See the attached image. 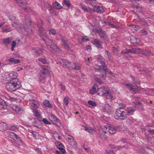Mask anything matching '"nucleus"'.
<instances>
[{"label": "nucleus", "mask_w": 154, "mask_h": 154, "mask_svg": "<svg viewBox=\"0 0 154 154\" xmlns=\"http://www.w3.org/2000/svg\"><path fill=\"white\" fill-rule=\"evenodd\" d=\"M9 20L12 21V26L20 32L26 31L27 32L31 31L30 21L29 19L25 20L21 25L19 24V20H17L15 17L11 15L9 16Z\"/></svg>", "instance_id": "f257e3e1"}, {"label": "nucleus", "mask_w": 154, "mask_h": 154, "mask_svg": "<svg viewBox=\"0 0 154 154\" xmlns=\"http://www.w3.org/2000/svg\"><path fill=\"white\" fill-rule=\"evenodd\" d=\"M130 77L132 81V83L134 84V85H133L130 83L125 84V85L129 90L135 93L139 90V88L137 86V85L140 84V81L138 79L135 78L132 76H130Z\"/></svg>", "instance_id": "f03ea898"}, {"label": "nucleus", "mask_w": 154, "mask_h": 154, "mask_svg": "<svg viewBox=\"0 0 154 154\" xmlns=\"http://www.w3.org/2000/svg\"><path fill=\"white\" fill-rule=\"evenodd\" d=\"M125 105L123 107H120L117 109L115 114V118L118 120H122L125 119L127 117V114L125 112V110H122L124 107H125Z\"/></svg>", "instance_id": "7ed1b4c3"}, {"label": "nucleus", "mask_w": 154, "mask_h": 154, "mask_svg": "<svg viewBox=\"0 0 154 154\" xmlns=\"http://www.w3.org/2000/svg\"><path fill=\"white\" fill-rule=\"evenodd\" d=\"M121 53L122 54H128V53H134L139 54H143L145 56H149L150 54V52H147L146 51L143 50L137 47H134L131 48L127 51H122Z\"/></svg>", "instance_id": "20e7f679"}, {"label": "nucleus", "mask_w": 154, "mask_h": 154, "mask_svg": "<svg viewBox=\"0 0 154 154\" xmlns=\"http://www.w3.org/2000/svg\"><path fill=\"white\" fill-rule=\"evenodd\" d=\"M10 84L12 85L14 88V91L18 89L21 87V82L18 79H15L14 80L11 81L10 82Z\"/></svg>", "instance_id": "39448f33"}, {"label": "nucleus", "mask_w": 154, "mask_h": 154, "mask_svg": "<svg viewBox=\"0 0 154 154\" xmlns=\"http://www.w3.org/2000/svg\"><path fill=\"white\" fill-rule=\"evenodd\" d=\"M94 68L96 70V71L103 73L102 74V76L104 79H105L106 77V68L104 67H102L101 66L97 65H95Z\"/></svg>", "instance_id": "423d86ee"}, {"label": "nucleus", "mask_w": 154, "mask_h": 154, "mask_svg": "<svg viewBox=\"0 0 154 154\" xmlns=\"http://www.w3.org/2000/svg\"><path fill=\"white\" fill-rule=\"evenodd\" d=\"M31 51L32 54L35 57H37L42 55L43 53V51L39 48H34L32 49Z\"/></svg>", "instance_id": "0eeeda50"}, {"label": "nucleus", "mask_w": 154, "mask_h": 154, "mask_svg": "<svg viewBox=\"0 0 154 154\" xmlns=\"http://www.w3.org/2000/svg\"><path fill=\"white\" fill-rule=\"evenodd\" d=\"M48 45L50 46L52 51H54L57 52H59L60 49L56 45L54 44V43L51 41L49 42L48 44Z\"/></svg>", "instance_id": "6e6552de"}, {"label": "nucleus", "mask_w": 154, "mask_h": 154, "mask_svg": "<svg viewBox=\"0 0 154 154\" xmlns=\"http://www.w3.org/2000/svg\"><path fill=\"white\" fill-rule=\"evenodd\" d=\"M29 103L31 106L35 108H38L39 107L38 103L37 101L33 99H30L29 100Z\"/></svg>", "instance_id": "1a4fd4ad"}, {"label": "nucleus", "mask_w": 154, "mask_h": 154, "mask_svg": "<svg viewBox=\"0 0 154 154\" xmlns=\"http://www.w3.org/2000/svg\"><path fill=\"white\" fill-rule=\"evenodd\" d=\"M106 128L107 132H108L110 134H112L115 133L116 132V129L114 127L108 125L107 126H106Z\"/></svg>", "instance_id": "9d476101"}, {"label": "nucleus", "mask_w": 154, "mask_h": 154, "mask_svg": "<svg viewBox=\"0 0 154 154\" xmlns=\"http://www.w3.org/2000/svg\"><path fill=\"white\" fill-rule=\"evenodd\" d=\"M106 130V126L104 128H100L99 129V134L101 138H105V134L107 133Z\"/></svg>", "instance_id": "9b49d317"}, {"label": "nucleus", "mask_w": 154, "mask_h": 154, "mask_svg": "<svg viewBox=\"0 0 154 154\" xmlns=\"http://www.w3.org/2000/svg\"><path fill=\"white\" fill-rule=\"evenodd\" d=\"M93 11L97 12L103 13L105 12L104 8L102 6H95L94 7Z\"/></svg>", "instance_id": "f8f14e48"}, {"label": "nucleus", "mask_w": 154, "mask_h": 154, "mask_svg": "<svg viewBox=\"0 0 154 154\" xmlns=\"http://www.w3.org/2000/svg\"><path fill=\"white\" fill-rule=\"evenodd\" d=\"M8 76L11 81L15 80V79H17V72H12L9 73Z\"/></svg>", "instance_id": "ddd939ff"}, {"label": "nucleus", "mask_w": 154, "mask_h": 154, "mask_svg": "<svg viewBox=\"0 0 154 154\" xmlns=\"http://www.w3.org/2000/svg\"><path fill=\"white\" fill-rule=\"evenodd\" d=\"M11 107L13 110L17 113H19L23 110L22 108L16 104L12 105Z\"/></svg>", "instance_id": "4468645a"}, {"label": "nucleus", "mask_w": 154, "mask_h": 154, "mask_svg": "<svg viewBox=\"0 0 154 154\" xmlns=\"http://www.w3.org/2000/svg\"><path fill=\"white\" fill-rule=\"evenodd\" d=\"M16 3L17 5L21 8L26 9V3L25 2H22L19 0H16Z\"/></svg>", "instance_id": "2eb2a0df"}, {"label": "nucleus", "mask_w": 154, "mask_h": 154, "mask_svg": "<svg viewBox=\"0 0 154 154\" xmlns=\"http://www.w3.org/2000/svg\"><path fill=\"white\" fill-rule=\"evenodd\" d=\"M98 86L97 84H95L91 89L90 91V93L91 94H94L96 93L98 90Z\"/></svg>", "instance_id": "dca6fc26"}, {"label": "nucleus", "mask_w": 154, "mask_h": 154, "mask_svg": "<svg viewBox=\"0 0 154 154\" xmlns=\"http://www.w3.org/2000/svg\"><path fill=\"white\" fill-rule=\"evenodd\" d=\"M12 39V38L10 37L3 39L2 40V42L5 45L7 46L11 43Z\"/></svg>", "instance_id": "f3484780"}, {"label": "nucleus", "mask_w": 154, "mask_h": 154, "mask_svg": "<svg viewBox=\"0 0 154 154\" xmlns=\"http://www.w3.org/2000/svg\"><path fill=\"white\" fill-rule=\"evenodd\" d=\"M125 110V112L127 114V116L129 115H132L135 111L134 108L132 107H128L127 109Z\"/></svg>", "instance_id": "a211bd4d"}, {"label": "nucleus", "mask_w": 154, "mask_h": 154, "mask_svg": "<svg viewBox=\"0 0 154 154\" xmlns=\"http://www.w3.org/2000/svg\"><path fill=\"white\" fill-rule=\"evenodd\" d=\"M112 108L108 104H106L104 105L103 110L107 113H109L111 111Z\"/></svg>", "instance_id": "6ab92c4d"}, {"label": "nucleus", "mask_w": 154, "mask_h": 154, "mask_svg": "<svg viewBox=\"0 0 154 154\" xmlns=\"http://www.w3.org/2000/svg\"><path fill=\"white\" fill-rule=\"evenodd\" d=\"M39 29V32L38 33V34L39 35L41 36V35H42L43 34H45V32L43 31V29L42 27V23L41 22V23L37 25Z\"/></svg>", "instance_id": "aec40b11"}, {"label": "nucleus", "mask_w": 154, "mask_h": 154, "mask_svg": "<svg viewBox=\"0 0 154 154\" xmlns=\"http://www.w3.org/2000/svg\"><path fill=\"white\" fill-rule=\"evenodd\" d=\"M7 124L4 122L0 123V131H4L7 129Z\"/></svg>", "instance_id": "412c9836"}, {"label": "nucleus", "mask_w": 154, "mask_h": 154, "mask_svg": "<svg viewBox=\"0 0 154 154\" xmlns=\"http://www.w3.org/2000/svg\"><path fill=\"white\" fill-rule=\"evenodd\" d=\"M14 94L11 93L10 94H8L6 97L7 98L11 101H15L17 99L16 97L14 96Z\"/></svg>", "instance_id": "4be33fe9"}, {"label": "nucleus", "mask_w": 154, "mask_h": 154, "mask_svg": "<svg viewBox=\"0 0 154 154\" xmlns=\"http://www.w3.org/2000/svg\"><path fill=\"white\" fill-rule=\"evenodd\" d=\"M41 68L43 72H45L47 74L49 73L50 70V68L48 66H42Z\"/></svg>", "instance_id": "5701e85b"}, {"label": "nucleus", "mask_w": 154, "mask_h": 154, "mask_svg": "<svg viewBox=\"0 0 154 154\" xmlns=\"http://www.w3.org/2000/svg\"><path fill=\"white\" fill-rule=\"evenodd\" d=\"M8 62L10 63L14 64H18L20 62L19 60L15 59L14 58H11L8 60Z\"/></svg>", "instance_id": "b1692460"}, {"label": "nucleus", "mask_w": 154, "mask_h": 154, "mask_svg": "<svg viewBox=\"0 0 154 154\" xmlns=\"http://www.w3.org/2000/svg\"><path fill=\"white\" fill-rule=\"evenodd\" d=\"M101 96H103L107 98L112 99V95L110 92H109L108 91H106V93H104L103 94H101Z\"/></svg>", "instance_id": "393cba45"}, {"label": "nucleus", "mask_w": 154, "mask_h": 154, "mask_svg": "<svg viewBox=\"0 0 154 154\" xmlns=\"http://www.w3.org/2000/svg\"><path fill=\"white\" fill-rule=\"evenodd\" d=\"M52 5L53 8L56 9H60L62 7V6L57 2L53 3Z\"/></svg>", "instance_id": "a878e982"}, {"label": "nucleus", "mask_w": 154, "mask_h": 154, "mask_svg": "<svg viewBox=\"0 0 154 154\" xmlns=\"http://www.w3.org/2000/svg\"><path fill=\"white\" fill-rule=\"evenodd\" d=\"M131 41L132 43L138 44L140 42V41L139 39L137 38L134 36H132L131 37Z\"/></svg>", "instance_id": "bb28decb"}, {"label": "nucleus", "mask_w": 154, "mask_h": 154, "mask_svg": "<svg viewBox=\"0 0 154 154\" xmlns=\"http://www.w3.org/2000/svg\"><path fill=\"white\" fill-rule=\"evenodd\" d=\"M0 105L2 106L1 107L3 109H7V106L5 101L1 98H0Z\"/></svg>", "instance_id": "cd10ccee"}, {"label": "nucleus", "mask_w": 154, "mask_h": 154, "mask_svg": "<svg viewBox=\"0 0 154 154\" xmlns=\"http://www.w3.org/2000/svg\"><path fill=\"white\" fill-rule=\"evenodd\" d=\"M93 43L97 48L101 47V42L100 40H95L93 41Z\"/></svg>", "instance_id": "c85d7f7f"}, {"label": "nucleus", "mask_w": 154, "mask_h": 154, "mask_svg": "<svg viewBox=\"0 0 154 154\" xmlns=\"http://www.w3.org/2000/svg\"><path fill=\"white\" fill-rule=\"evenodd\" d=\"M49 119L50 120L53 122H57L59 121V120L54 115H51L49 116Z\"/></svg>", "instance_id": "c756f323"}, {"label": "nucleus", "mask_w": 154, "mask_h": 154, "mask_svg": "<svg viewBox=\"0 0 154 154\" xmlns=\"http://www.w3.org/2000/svg\"><path fill=\"white\" fill-rule=\"evenodd\" d=\"M81 7L82 9L86 12H90L92 11V9L89 7H87L83 5H82Z\"/></svg>", "instance_id": "7c9ffc66"}, {"label": "nucleus", "mask_w": 154, "mask_h": 154, "mask_svg": "<svg viewBox=\"0 0 154 154\" xmlns=\"http://www.w3.org/2000/svg\"><path fill=\"white\" fill-rule=\"evenodd\" d=\"M9 135L10 137L13 139H18V135L15 133L12 132H9Z\"/></svg>", "instance_id": "2f4dec72"}, {"label": "nucleus", "mask_w": 154, "mask_h": 154, "mask_svg": "<svg viewBox=\"0 0 154 154\" xmlns=\"http://www.w3.org/2000/svg\"><path fill=\"white\" fill-rule=\"evenodd\" d=\"M62 42L63 43V46L66 48V49H69V46L67 44L68 42L64 39L61 40Z\"/></svg>", "instance_id": "473e14b6"}, {"label": "nucleus", "mask_w": 154, "mask_h": 154, "mask_svg": "<svg viewBox=\"0 0 154 154\" xmlns=\"http://www.w3.org/2000/svg\"><path fill=\"white\" fill-rule=\"evenodd\" d=\"M43 105L45 106L48 107L49 108H51L52 107L51 105L48 100H45L43 102Z\"/></svg>", "instance_id": "72a5a7b5"}, {"label": "nucleus", "mask_w": 154, "mask_h": 154, "mask_svg": "<svg viewBox=\"0 0 154 154\" xmlns=\"http://www.w3.org/2000/svg\"><path fill=\"white\" fill-rule=\"evenodd\" d=\"M69 144L70 146L73 149H76L77 148L76 143L74 140L71 141H69Z\"/></svg>", "instance_id": "f704fd0d"}, {"label": "nucleus", "mask_w": 154, "mask_h": 154, "mask_svg": "<svg viewBox=\"0 0 154 154\" xmlns=\"http://www.w3.org/2000/svg\"><path fill=\"white\" fill-rule=\"evenodd\" d=\"M85 130L91 134H92L95 132V131L94 129L91 128H85Z\"/></svg>", "instance_id": "c9c22d12"}, {"label": "nucleus", "mask_w": 154, "mask_h": 154, "mask_svg": "<svg viewBox=\"0 0 154 154\" xmlns=\"http://www.w3.org/2000/svg\"><path fill=\"white\" fill-rule=\"evenodd\" d=\"M55 145L57 147L60 149L64 147L63 144L60 142L57 141L55 143Z\"/></svg>", "instance_id": "e433bc0d"}, {"label": "nucleus", "mask_w": 154, "mask_h": 154, "mask_svg": "<svg viewBox=\"0 0 154 154\" xmlns=\"http://www.w3.org/2000/svg\"><path fill=\"white\" fill-rule=\"evenodd\" d=\"M12 85L10 84V82L6 85V88L9 91H14V89H13L12 87Z\"/></svg>", "instance_id": "4c0bfd02"}, {"label": "nucleus", "mask_w": 154, "mask_h": 154, "mask_svg": "<svg viewBox=\"0 0 154 154\" xmlns=\"http://www.w3.org/2000/svg\"><path fill=\"white\" fill-rule=\"evenodd\" d=\"M98 90L99 91H101V94H103L104 93H106V91H107V88L105 87H102L100 88H99Z\"/></svg>", "instance_id": "58836bf2"}, {"label": "nucleus", "mask_w": 154, "mask_h": 154, "mask_svg": "<svg viewBox=\"0 0 154 154\" xmlns=\"http://www.w3.org/2000/svg\"><path fill=\"white\" fill-rule=\"evenodd\" d=\"M38 61L43 64H48V61L45 58H39L38 59Z\"/></svg>", "instance_id": "ea45409f"}, {"label": "nucleus", "mask_w": 154, "mask_h": 154, "mask_svg": "<svg viewBox=\"0 0 154 154\" xmlns=\"http://www.w3.org/2000/svg\"><path fill=\"white\" fill-rule=\"evenodd\" d=\"M112 146V147H111V148L112 149V152L116 151L117 150L120 149L122 148L121 146Z\"/></svg>", "instance_id": "a19ab883"}, {"label": "nucleus", "mask_w": 154, "mask_h": 154, "mask_svg": "<svg viewBox=\"0 0 154 154\" xmlns=\"http://www.w3.org/2000/svg\"><path fill=\"white\" fill-rule=\"evenodd\" d=\"M69 97H66L64 98L63 101H64V105H65L66 106H67L69 103Z\"/></svg>", "instance_id": "79ce46f5"}, {"label": "nucleus", "mask_w": 154, "mask_h": 154, "mask_svg": "<svg viewBox=\"0 0 154 154\" xmlns=\"http://www.w3.org/2000/svg\"><path fill=\"white\" fill-rule=\"evenodd\" d=\"M99 35L100 38L102 39H104L106 37V35L104 32L102 31L99 34Z\"/></svg>", "instance_id": "37998d69"}, {"label": "nucleus", "mask_w": 154, "mask_h": 154, "mask_svg": "<svg viewBox=\"0 0 154 154\" xmlns=\"http://www.w3.org/2000/svg\"><path fill=\"white\" fill-rule=\"evenodd\" d=\"M88 103L91 105L93 107L96 106V102H94L92 101L89 100L88 102Z\"/></svg>", "instance_id": "c03bdc74"}, {"label": "nucleus", "mask_w": 154, "mask_h": 154, "mask_svg": "<svg viewBox=\"0 0 154 154\" xmlns=\"http://www.w3.org/2000/svg\"><path fill=\"white\" fill-rule=\"evenodd\" d=\"M33 112L34 113V115L35 116L38 117L40 115L39 113L35 110H33Z\"/></svg>", "instance_id": "a18cd8bd"}, {"label": "nucleus", "mask_w": 154, "mask_h": 154, "mask_svg": "<svg viewBox=\"0 0 154 154\" xmlns=\"http://www.w3.org/2000/svg\"><path fill=\"white\" fill-rule=\"evenodd\" d=\"M18 127L17 126L13 125L10 128V129L13 131H16L18 130Z\"/></svg>", "instance_id": "49530a36"}, {"label": "nucleus", "mask_w": 154, "mask_h": 154, "mask_svg": "<svg viewBox=\"0 0 154 154\" xmlns=\"http://www.w3.org/2000/svg\"><path fill=\"white\" fill-rule=\"evenodd\" d=\"M63 2L65 5H66L68 7L69 6L71 5L69 0H64Z\"/></svg>", "instance_id": "de8ad7c7"}, {"label": "nucleus", "mask_w": 154, "mask_h": 154, "mask_svg": "<svg viewBox=\"0 0 154 154\" xmlns=\"http://www.w3.org/2000/svg\"><path fill=\"white\" fill-rule=\"evenodd\" d=\"M42 121L44 123L46 124L50 125L51 124V123L48 121L47 119L46 118H43L42 120Z\"/></svg>", "instance_id": "09e8293b"}, {"label": "nucleus", "mask_w": 154, "mask_h": 154, "mask_svg": "<svg viewBox=\"0 0 154 154\" xmlns=\"http://www.w3.org/2000/svg\"><path fill=\"white\" fill-rule=\"evenodd\" d=\"M131 28L134 30H137L139 29V26L137 25H133L131 26Z\"/></svg>", "instance_id": "8fccbe9b"}, {"label": "nucleus", "mask_w": 154, "mask_h": 154, "mask_svg": "<svg viewBox=\"0 0 154 154\" xmlns=\"http://www.w3.org/2000/svg\"><path fill=\"white\" fill-rule=\"evenodd\" d=\"M56 33V31L54 29L49 30V34L50 35H54Z\"/></svg>", "instance_id": "3c124183"}, {"label": "nucleus", "mask_w": 154, "mask_h": 154, "mask_svg": "<svg viewBox=\"0 0 154 154\" xmlns=\"http://www.w3.org/2000/svg\"><path fill=\"white\" fill-rule=\"evenodd\" d=\"M47 74L45 73V72H42L40 73V75L42 79H44L46 75Z\"/></svg>", "instance_id": "603ef678"}, {"label": "nucleus", "mask_w": 154, "mask_h": 154, "mask_svg": "<svg viewBox=\"0 0 154 154\" xmlns=\"http://www.w3.org/2000/svg\"><path fill=\"white\" fill-rule=\"evenodd\" d=\"M12 30V29L11 27H10L8 29H5L3 30L2 32H8L10 31H11Z\"/></svg>", "instance_id": "864d4df0"}, {"label": "nucleus", "mask_w": 154, "mask_h": 154, "mask_svg": "<svg viewBox=\"0 0 154 154\" xmlns=\"http://www.w3.org/2000/svg\"><path fill=\"white\" fill-rule=\"evenodd\" d=\"M71 64V63L70 62H68L66 63V64H64L63 65V67L66 68V67H70V66H69V65H70Z\"/></svg>", "instance_id": "5fc2aeb1"}, {"label": "nucleus", "mask_w": 154, "mask_h": 154, "mask_svg": "<svg viewBox=\"0 0 154 154\" xmlns=\"http://www.w3.org/2000/svg\"><path fill=\"white\" fill-rule=\"evenodd\" d=\"M30 133H32V134L33 137L35 138H36V137L37 136V134H38V133L36 132L32 131H31L30 132Z\"/></svg>", "instance_id": "6e6d98bb"}, {"label": "nucleus", "mask_w": 154, "mask_h": 154, "mask_svg": "<svg viewBox=\"0 0 154 154\" xmlns=\"http://www.w3.org/2000/svg\"><path fill=\"white\" fill-rule=\"evenodd\" d=\"M18 140L17 141V142L19 143L20 144V145L21 144V145H23V143L22 141V140L19 137H18V139H17Z\"/></svg>", "instance_id": "4d7b16f0"}, {"label": "nucleus", "mask_w": 154, "mask_h": 154, "mask_svg": "<svg viewBox=\"0 0 154 154\" xmlns=\"http://www.w3.org/2000/svg\"><path fill=\"white\" fill-rule=\"evenodd\" d=\"M95 31L97 32H98L99 34L102 32V29L101 28H98L95 29Z\"/></svg>", "instance_id": "13d9d810"}, {"label": "nucleus", "mask_w": 154, "mask_h": 154, "mask_svg": "<svg viewBox=\"0 0 154 154\" xmlns=\"http://www.w3.org/2000/svg\"><path fill=\"white\" fill-rule=\"evenodd\" d=\"M140 33L142 34H143V35H147L148 34L147 32V31L144 29L141 30L140 31Z\"/></svg>", "instance_id": "bf43d9fd"}, {"label": "nucleus", "mask_w": 154, "mask_h": 154, "mask_svg": "<svg viewBox=\"0 0 154 154\" xmlns=\"http://www.w3.org/2000/svg\"><path fill=\"white\" fill-rule=\"evenodd\" d=\"M82 40L83 41H87L89 40L87 36H84L82 37Z\"/></svg>", "instance_id": "052dcab7"}, {"label": "nucleus", "mask_w": 154, "mask_h": 154, "mask_svg": "<svg viewBox=\"0 0 154 154\" xmlns=\"http://www.w3.org/2000/svg\"><path fill=\"white\" fill-rule=\"evenodd\" d=\"M60 151L63 154H65L66 153V151L63 148V147L59 149Z\"/></svg>", "instance_id": "680f3d73"}, {"label": "nucleus", "mask_w": 154, "mask_h": 154, "mask_svg": "<svg viewBox=\"0 0 154 154\" xmlns=\"http://www.w3.org/2000/svg\"><path fill=\"white\" fill-rule=\"evenodd\" d=\"M138 107L140 109H142L143 108V107L141 104L139 102L138 103V104L137 105Z\"/></svg>", "instance_id": "e2e57ef3"}, {"label": "nucleus", "mask_w": 154, "mask_h": 154, "mask_svg": "<svg viewBox=\"0 0 154 154\" xmlns=\"http://www.w3.org/2000/svg\"><path fill=\"white\" fill-rule=\"evenodd\" d=\"M134 7L135 8H136L137 9H138V11L139 12H141V11L142 8L139 5H137V6L135 5Z\"/></svg>", "instance_id": "0e129e2a"}, {"label": "nucleus", "mask_w": 154, "mask_h": 154, "mask_svg": "<svg viewBox=\"0 0 154 154\" xmlns=\"http://www.w3.org/2000/svg\"><path fill=\"white\" fill-rule=\"evenodd\" d=\"M16 99L15 100V101L17 103H21L22 102V100H21L18 97H16Z\"/></svg>", "instance_id": "69168bd1"}, {"label": "nucleus", "mask_w": 154, "mask_h": 154, "mask_svg": "<svg viewBox=\"0 0 154 154\" xmlns=\"http://www.w3.org/2000/svg\"><path fill=\"white\" fill-rule=\"evenodd\" d=\"M67 138L69 142V141H71L74 140L73 137L71 136H69V137H68Z\"/></svg>", "instance_id": "338daca9"}, {"label": "nucleus", "mask_w": 154, "mask_h": 154, "mask_svg": "<svg viewBox=\"0 0 154 154\" xmlns=\"http://www.w3.org/2000/svg\"><path fill=\"white\" fill-rule=\"evenodd\" d=\"M16 42L15 41H13L12 42L11 46L14 47H16Z\"/></svg>", "instance_id": "774afa93"}]
</instances>
